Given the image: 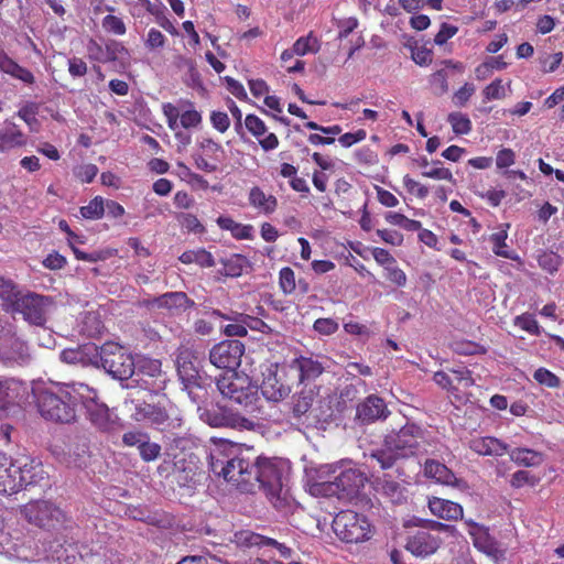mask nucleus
I'll list each match as a JSON object with an SVG mask.
<instances>
[{
	"label": "nucleus",
	"mask_w": 564,
	"mask_h": 564,
	"mask_svg": "<svg viewBox=\"0 0 564 564\" xmlns=\"http://www.w3.org/2000/svg\"><path fill=\"white\" fill-rule=\"evenodd\" d=\"M321 471L334 475V479L314 485L313 490L325 497H336L344 501H350L357 497L367 480L365 474L350 462L326 465L321 468Z\"/></svg>",
	"instance_id": "nucleus-1"
},
{
	"label": "nucleus",
	"mask_w": 564,
	"mask_h": 564,
	"mask_svg": "<svg viewBox=\"0 0 564 564\" xmlns=\"http://www.w3.org/2000/svg\"><path fill=\"white\" fill-rule=\"evenodd\" d=\"M43 467L29 457L17 458L0 452V495H13L42 478Z\"/></svg>",
	"instance_id": "nucleus-2"
},
{
	"label": "nucleus",
	"mask_w": 564,
	"mask_h": 564,
	"mask_svg": "<svg viewBox=\"0 0 564 564\" xmlns=\"http://www.w3.org/2000/svg\"><path fill=\"white\" fill-rule=\"evenodd\" d=\"M248 468L242 471L237 488L241 491H253L256 487L263 489L267 495L275 496L282 489L283 464L276 458H248Z\"/></svg>",
	"instance_id": "nucleus-3"
},
{
	"label": "nucleus",
	"mask_w": 564,
	"mask_h": 564,
	"mask_svg": "<svg viewBox=\"0 0 564 564\" xmlns=\"http://www.w3.org/2000/svg\"><path fill=\"white\" fill-rule=\"evenodd\" d=\"M78 384L40 390L36 394V405L40 414L50 421L58 423H70L76 419V406L79 402V394L74 392Z\"/></svg>",
	"instance_id": "nucleus-4"
},
{
	"label": "nucleus",
	"mask_w": 564,
	"mask_h": 564,
	"mask_svg": "<svg viewBox=\"0 0 564 564\" xmlns=\"http://www.w3.org/2000/svg\"><path fill=\"white\" fill-rule=\"evenodd\" d=\"M248 466V457L238 455L231 442L226 440L214 442L209 452V467L214 475L224 477L237 487L242 471Z\"/></svg>",
	"instance_id": "nucleus-5"
},
{
	"label": "nucleus",
	"mask_w": 564,
	"mask_h": 564,
	"mask_svg": "<svg viewBox=\"0 0 564 564\" xmlns=\"http://www.w3.org/2000/svg\"><path fill=\"white\" fill-rule=\"evenodd\" d=\"M216 384L224 398L241 405L248 413L258 411L256 403L259 400V387L246 373L226 372L217 379Z\"/></svg>",
	"instance_id": "nucleus-6"
},
{
	"label": "nucleus",
	"mask_w": 564,
	"mask_h": 564,
	"mask_svg": "<svg viewBox=\"0 0 564 564\" xmlns=\"http://www.w3.org/2000/svg\"><path fill=\"white\" fill-rule=\"evenodd\" d=\"M386 444L402 457L436 453V443L427 441L425 431L414 423H406L398 432L388 434Z\"/></svg>",
	"instance_id": "nucleus-7"
},
{
	"label": "nucleus",
	"mask_w": 564,
	"mask_h": 564,
	"mask_svg": "<svg viewBox=\"0 0 564 564\" xmlns=\"http://www.w3.org/2000/svg\"><path fill=\"white\" fill-rule=\"evenodd\" d=\"M20 512L26 522L47 531L68 528L69 520L66 513L48 500H31L21 508Z\"/></svg>",
	"instance_id": "nucleus-8"
},
{
	"label": "nucleus",
	"mask_w": 564,
	"mask_h": 564,
	"mask_svg": "<svg viewBox=\"0 0 564 564\" xmlns=\"http://www.w3.org/2000/svg\"><path fill=\"white\" fill-rule=\"evenodd\" d=\"M336 536L345 543H362L371 538V524L366 516L343 510L333 520Z\"/></svg>",
	"instance_id": "nucleus-9"
},
{
	"label": "nucleus",
	"mask_w": 564,
	"mask_h": 564,
	"mask_svg": "<svg viewBox=\"0 0 564 564\" xmlns=\"http://www.w3.org/2000/svg\"><path fill=\"white\" fill-rule=\"evenodd\" d=\"M99 361L102 368L119 380H127L134 373V360L128 350L115 341H107L99 347Z\"/></svg>",
	"instance_id": "nucleus-10"
},
{
	"label": "nucleus",
	"mask_w": 564,
	"mask_h": 564,
	"mask_svg": "<svg viewBox=\"0 0 564 564\" xmlns=\"http://www.w3.org/2000/svg\"><path fill=\"white\" fill-rule=\"evenodd\" d=\"M54 301L51 296L35 292L21 293L10 313H19L23 319L34 326H44L48 310Z\"/></svg>",
	"instance_id": "nucleus-11"
},
{
	"label": "nucleus",
	"mask_w": 564,
	"mask_h": 564,
	"mask_svg": "<svg viewBox=\"0 0 564 564\" xmlns=\"http://www.w3.org/2000/svg\"><path fill=\"white\" fill-rule=\"evenodd\" d=\"M162 112L166 119L167 127L175 131L180 126L184 129H193L200 126L202 113L196 110L191 100H180L178 106L172 102L162 105Z\"/></svg>",
	"instance_id": "nucleus-12"
},
{
	"label": "nucleus",
	"mask_w": 564,
	"mask_h": 564,
	"mask_svg": "<svg viewBox=\"0 0 564 564\" xmlns=\"http://www.w3.org/2000/svg\"><path fill=\"white\" fill-rule=\"evenodd\" d=\"M74 392L79 394V399L84 398V391H87L90 395H87L83 404L86 410V417L89 422L100 432H110L115 426V421L111 420L109 409L104 403H98L96 399V391L90 389L84 383H78V388L73 387Z\"/></svg>",
	"instance_id": "nucleus-13"
},
{
	"label": "nucleus",
	"mask_w": 564,
	"mask_h": 564,
	"mask_svg": "<svg viewBox=\"0 0 564 564\" xmlns=\"http://www.w3.org/2000/svg\"><path fill=\"white\" fill-rule=\"evenodd\" d=\"M137 377L140 387L155 395L165 390L169 381L166 372L162 370V362L153 358H144L139 362Z\"/></svg>",
	"instance_id": "nucleus-14"
},
{
	"label": "nucleus",
	"mask_w": 564,
	"mask_h": 564,
	"mask_svg": "<svg viewBox=\"0 0 564 564\" xmlns=\"http://www.w3.org/2000/svg\"><path fill=\"white\" fill-rule=\"evenodd\" d=\"M245 345L238 339L223 340L215 345L209 352L210 362L227 372L236 371L241 364Z\"/></svg>",
	"instance_id": "nucleus-15"
},
{
	"label": "nucleus",
	"mask_w": 564,
	"mask_h": 564,
	"mask_svg": "<svg viewBox=\"0 0 564 564\" xmlns=\"http://www.w3.org/2000/svg\"><path fill=\"white\" fill-rule=\"evenodd\" d=\"M171 403L166 394L162 393L158 401H142L134 404L133 416L137 421H148L154 425H163L170 420L167 405Z\"/></svg>",
	"instance_id": "nucleus-16"
},
{
	"label": "nucleus",
	"mask_w": 564,
	"mask_h": 564,
	"mask_svg": "<svg viewBox=\"0 0 564 564\" xmlns=\"http://www.w3.org/2000/svg\"><path fill=\"white\" fill-rule=\"evenodd\" d=\"M442 543L438 534L432 533L425 527L420 528L409 535L405 547L416 556H429L434 554Z\"/></svg>",
	"instance_id": "nucleus-17"
},
{
	"label": "nucleus",
	"mask_w": 564,
	"mask_h": 564,
	"mask_svg": "<svg viewBox=\"0 0 564 564\" xmlns=\"http://www.w3.org/2000/svg\"><path fill=\"white\" fill-rule=\"evenodd\" d=\"M198 466L193 455H175L172 477L178 487L193 488L197 482Z\"/></svg>",
	"instance_id": "nucleus-18"
},
{
	"label": "nucleus",
	"mask_w": 564,
	"mask_h": 564,
	"mask_svg": "<svg viewBox=\"0 0 564 564\" xmlns=\"http://www.w3.org/2000/svg\"><path fill=\"white\" fill-rule=\"evenodd\" d=\"M147 305L156 308H166L171 312H181L195 306V302L184 292H166L147 301Z\"/></svg>",
	"instance_id": "nucleus-19"
},
{
	"label": "nucleus",
	"mask_w": 564,
	"mask_h": 564,
	"mask_svg": "<svg viewBox=\"0 0 564 564\" xmlns=\"http://www.w3.org/2000/svg\"><path fill=\"white\" fill-rule=\"evenodd\" d=\"M247 130L259 141L264 151H272L279 147V139L275 133H267V126L262 119L256 115H247L245 118Z\"/></svg>",
	"instance_id": "nucleus-20"
},
{
	"label": "nucleus",
	"mask_w": 564,
	"mask_h": 564,
	"mask_svg": "<svg viewBox=\"0 0 564 564\" xmlns=\"http://www.w3.org/2000/svg\"><path fill=\"white\" fill-rule=\"evenodd\" d=\"M28 144V135L13 121L7 119L0 128V152H9Z\"/></svg>",
	"instance_id": "nucleus-21"
},
{
	"label": "nucleus",
	"mask_w": 564,
	"mask_h": 564,
	"mask_svg": "<svg viewBox=\"0 0 564 564\" xmlns=\"http://www.w3.org/2000/svg\"><path fill=\"white\" fill-rule=\"evenodd\" d=\"M389 411L383 399L377 395H369L357 406V417L362 423H372L386 419Z\"/></svg>",
	"instance_id": "nucleus-22"
},
{
	"label": "nucleus",
	"mask_w": 564,
	"mask_h": 564,
	"mask_svg": "<svg viewBox=\"0 0 564 564\" xmlns=\"http://www.w3.org/2000/svg\"><path fill=\"white\" fill-rule=\"evenodd\" d=\"M193 354L188 348L181 347L176 355L177 373L185 387L196 386L199 373L192 361Z\"/></svg>",
	"instance_id": "nucleus-23"
},
{
	"label": "nucleus",
	"mask_w": 564,
	"mask_h": 564,
	"mask_svg": "<svg viewBox=\"0 0 564 564\" xmlns=\"http://www.w3.org/2000/svg\"><path fill=\"white\" fill-rule=\"evenodd\" d=\"M29 355V347L15 334H7L0 338V357L4 360H23Z\"/></svg>",
	"instance_id": "nucleus-24"
},
{
	"label": "nucleus",
	"mask_w": 564,
	"mask_h": 564,
	"mask_svg": "<svg viewBox=\"0 0 564 564\" xmlns=\"http://www.w3.org/2000/svg\"><path fill=\"white\" fill-rule=\"evenodd\" d=\"M260 390L267 400L273 402L281 401L288 397L291 391L289 386L280 381L276 372L271 370L263 377Z\"/></svg>",
	"instance_id": "nucleus-25"
},
{
	"label": "nucleus",
	"mask_w": 564,
	"mask_h": 564,
	"mask_svg": "<svg viewBox=\"0 0 564 564\" xmlns=\"http://www.w3.org/2000/svg\"><path fill=\"white\" fill-rule=\"evenodd\" d=\"M249 205L259 214L271 215L276 210L278 199L272 194H265L259 186L250 188L248 194Z\"/></svg>",
	"instance_id": "nucleus-26"
},
{
	"label": "nucleus",
	"mask_w": 564,
	"mask_h": 564,
	"mask_svg": "<svg viewBox=\"0 0 564 564\" xmlns=\"http://www.w3.org/2000/svg\"><path fill=\"white\" fill-rule=\"evenodd\" d=\"M291 369L299 373L300 382L315 380L324 371V367L318 360L303 356L292 361Z\"/></svg>",
	"instance_id": "nucleus-27"
},
{
	"label": "nucleus",
	"mask_w": 564,
	"mask_h": 564,
	"mask_svg": "<svg viewBox=\"0 0 564 564\" xmlns=\"http://www.w3.org/2000/svg\"><path fill=\"white\" fill-rule=\"evenodd\" d=\"M431 512L445 520H458L463 517V507L454 501L433 497L429 500Z\"/></svg>",
	"instance_id": "nucleus-28"
},
{
	"label": "nucleus",
	"mask_w": 564,
	"mask_h": 564,
	"mask_svg": "<svg viewBox=\"0 0 564 564\" xmlns=\"http://www.w3.org/2000/svg\"><path fill=\"white\" fill-rule=\"evenodd\" d=\"M470 449L482 456H502L508 452V445L491 436L477 437L470 441Z\"/></svg>",
	"instance_id": "nucleus-29"
},
{
	"label": "nucleus",
	"mask_w": 564,
	"mask_h": 564,
	"mask_svg": "<svg viewBox=\"0 0 564 564\" xmlns=\"http://www.w3.org/2000/svg\"><path fill=\"white\" fill-rule=\"evenodd\" d=\"M221 230H227L236 240H251L254 237V228L250 224H241L229 216H219L216 219Z\"/></svg>",
	"instance_id": "nucleus-30"
},
{
	"label": "nucleus",
	"mask_w": 564,
	"mask_h": 564,
	"mask_svg": "<svg viewBox=\"0 0 564 564\" xmlns=\"http://www.w3.org/2000/svg\"><path fill=\"white\" fill-rule=\"evenodd\" d=\"M424 475L443 485H455L457 480L455 474L446 465L435 459L425 460Z\"/></svg>",
	"instance_id": "nucleus-31"
},
{
	"label": "nucleus",
	"mask_w": 564,
	"mask_h": 564,
	"mask_svg": "<svg viewBox=\"0 0 564 564\" xmlns=\"http://www.w3.org/2000/svg\"><path fill=\"white\" fill-rule=\"evenodd\" d=\"M0 70L29 85H32L35 82L32 72L19 65L6 53L0 54Z\"/></svg>",
	"instance_id": "nucleus-32"
},
{
	"label": "nucleus",
	"mask_w": 564,
	"mask_h": 564,
	"mask_svg": "<svg viewBox=\"0 0 564 564\" xmlns=\"http://www.w3.org/2000/svg\"><path fill=\"white\" fill-rule=\"evenodd\" d=\"M507 453H509L510 459L518 466L536 467L544 460L543 453L527 447H516Z\"/></svg>",
	"instance_id": "nucleus-33"
},
{
	"label": "nucleus",
	"mask_w": 564,
	"mask_h": 564,
	"mask_svg": "<svg viewBox=\"0 0 564 564\" xmlns=\"http://www.w3.org/2000/svg\"><path fill=\"white\" fill-rule=\"evenodd\" d=\"M373 484L376 491L389 498L391 502L398 503L401 501L403 497V488L388 474H384L382 477L376 478Z\"/></svg>",
	"instance_id": "nucleus-34"
},
{
	"label": "nucleus",
	"mask_w": 564,
	"mask_h": 564,
	"mask_svg": "<svg viewBox=\"0 0 564 564\" xmlns=\"http://www.w3.org/2000/svg\"><path fill=\"white\" fill-rule=\"evenodd\" d=\"M507 238V230H499L497 232L491 234L489 237V241L492 245V252L498 257L517 261L520 265H523V261L520 258V256L516 251L509 249L506 242Z\"/></svg>",
	"instance_id": "nucleus-35"
},
{
	"label": "nucleus",
	"mask_w": 564,
	"mask_h": 564,
	"mask_svg": "<svg viewBox=\"0 0 564 564\" xmlns=\"http://www.w3.org/2000/svg\"><path fill=\"white\" fill-rule=\"evenodd\" d=\"M178 260L184 264L196 263L200 268H213L216 264L213 254L205 248L186 250L178 257Z\"/></svg>",
	"instance_id": "nucleus-36"
},
{
	"label": "nucleus",
	"mask_w": 564,
	"mask_h": 564,
	"mask_svg": "<svg viewBox=\"0 0 564 564\" xmlns=\"http://www.w3.org/2000/svg\"><path fill=\"white\" fill-rule=\"evenodd\" d=\"M315 393L313 390H302L292 397V414L295 419L301 420L305 416L314 403Z\"/></svg>",
	"instance_id": "nucleus-37"
},
{
	"label": "nucleus",
	"mask_w": 564,
	"mask_h": 564,
	"mask_svg": "<svg viewBox=\"0 0 564 564\" xmlns=\"http://www.w3.org/2000/svg\"><path fill=\"white\" fill-rule=\"evenodd\" d=\"M20 295L21 292L13 281L0 276V302L6 312H11Z\"/></svg>",
	"instance_id": "nucleus-38"
},
{
	"label": "nucleus",
	"mask_w": 564,
	"mask_h": 564,
	"mask_svg": "<svg viewBox=\"0 0 564 564\" xmlns=\"http://www.w3.org/2000/svg\"><path fill=\"white\" fill-rule=\"evenodd\" d=\"M225 427L235 429L238 431H254L258 423L250 417L243 416L238 412L231 410L225 411Z\"/></svg>",
	"instance_id": "nucleus-39"
},
{
	"label": "nucleus",
	"mask_w": 564,
	"mask_h": 564,
	"mask_svg": "<svg viewBox=\"0 0 564 564\" xmlns=\"http://www.w3.org/2000/svg\"><path fill=\"white\" fill-rule=\"evenodd\" d=\"M371 459H375L381 469L392 468L399 458H403L395 453L394 449L390 448L388 444H383V447L373 451L370 454Z\"/></svg>",
	"instance_id": "nucleus-40"
},
{
	"label": "nucleus",
	"mask_w": 564,
	"mask_h": 564,
	"mask_svg": "<svg viewBox=\"0 0 564 564\" xmlns=\"http://www.w3.org/2000/svg\"><path fill=\"white\" fill-rule=\"evenodd\" d=\"M267 536L250 530H240L234 534V542L240 547H263Z\"/></svg>",
	"instance_id": "nucleus-41"
},
{
	"label": "nucleus",
	"mask_w": 564,
	"mask_h": 564,
	"mask_svg": "<svg viewBox=\"0 0 564 564\" xmlns=\"http://www.w3.org/2000/svg\"><path fill=\"white\" fill-rule=\"evenodd\" d=\"M79 214L88 220H98L105 214V199L101 196H95L89 203L79 208Z\"/></svg>",
	"instance_id": "nucleus-42"
},
{
	"label": "nucleus",
	"mask_w": 564,
	"mask_h": 564,
	"mask_svg": "<svg viewBox=\"0 0 564 564\" xmlns=\"http://www.w3.org/2000/svg\"><path fill=\"white\" fill-rule=\"evenodd\" d=\"M39 110V104L29 101L18 110L17 116L28 124L31 131H37L40 127V121L36 118Z\"/></svg>",
	"instance_id": "nucleus-43"
},
{
	"label": "nucleus",
	"mask_w": 564,
	"mask_h": 564,
	"mask_svg": "<svg viewBox=\"0 0 564 564\" xmlns=\"http://www.w3.org/2000/svg\"><path fill=\"white\" fill-rule=\"evenodd\" d=\"M448 371L454 391H458L462 388L468 389L474 386L475 381L471 377V371L466 367L451 368Z\"/></svg>",
	"instance_id": "nucleus-44"
},
{
	"label": "nucleus",
	"mask_w": 564,
	"mask_h": 564,
	"mask_svg": "<svg viewBox=\"0 0 564 564\" xmlns=\"http://www.w3.org/2000/svg\"><path fill=\"white\" fill-rule=\"evenodd\" d=\"M296 55L303 56L308 53H317L321 48L319 40L310 32L306 36L299 37L293 44Z\"/></svg>",
	"instance_id": "nucleus-45"
},
{
	"label": "nucleus",
	"mask_w": 564,
	"mask_h": 564,
	"mask_svg": "<svg viewBox=\"0 0 564 564\" xmlns=\"http://www.w3.org/2000/svg\"><path fill=\"white\" fill-rule=\"evenodd\" d=\"M199 149L202 150V154L216 164H219L223 160L224 149L220 143L216 142L212 138H204L199 142Z\"/></svg>",
	"instance_id": "nucleus-46"
},
{
	"label": "nucleus",
	"mask_w": 564,
	"mask_h": 564,
	"mask_svg": "<svg viewBox=\"0 0 564 564\" xmlns=\"http://www.w3.org/2000/svg\"><path fill=\"white\" fill-rule=\"evenodd\" d=\"M539 267L550 274H554L558 271L562 264V258L560 254L553 251H543L538 257Z\"/></svg>",
	"instance_id": "nucleus-47"
},
{
	"label": "nucleus",
	"mask_w": 564,
	"mask_h": 564,
	"mask_svg": "<svg viewBox=\"0 0 564 564\" xmlns=\"http://www.w3.org/2000/svg\"><path fill=\"white\" fill-rule=\"evenodd\" d=\"M447 121L451 123L455 134L463 135L471 131V121L465 113L452 112L448 115Z\"/></svg>",
	"instance_id": "nucleus-48"
},
{
	"label": "nucleus",
	"mask_w": 564,
	"mask_h": 564,
	"mask_svg": "<svg viewBox=\"0 0 564 564\" xmlns=\"http://www.w3.org/2000/svg\"><path fill=\"white\" fill-rule=\"evenodd\" d=\"M452 349L462 356L484 355L487 352L482 345L471 340H456L452 344Z\"/></svg>",
	"instance_id": "nucleus-49"
},
{
	"label": "nucleus",
	"mask_w": 564,
	"mask_h": 564,
	"mask_svg": "<svg viewBox=\"0 0 564 564\" xmlns=\"http://www.w3.org/2000/svg\"><path fill=\"white\" fill-rule=\"evenodd\" d=\"M174 65L181 70L186 69L187 75L194 85L200 83V75L197 69L195 59L184 55H177L174 58Z\"/></svg>",
	"instance_id": "nucleus-50"
},
{
	"label": "nucleus",
	"mask_w": 564,
	"mask_h": 564,
	"mask_svg": "<svg viewBox=\"0 0 564 564\" xmlns=\"http://www.w3.org/2000/svg\"><path fill=\"white\" fill-rule=\"evenodd\" d=\"M279 288L284 295H291L296 290V278L292 268L283 267L279 272Z\"/></svg>",
	"instance_id": "nucleus-51"
},
{
	"label": "nucleus",
	"mask_w": 564,
	"mask_h": 564,
	"mask_svg": "<svg viewBox=\"0 0 564 564\" xmlns=\"http://www.w3.org/2000/svg\"><path fill=\"white\" fill-rule=\"evenodd\" d=\"M540 482V477L532 475L530 471L520 469L511 475L510 486L514 489L522 488L524 486L535 487Z\"/></svg>",
	"instance_id": "nucleus-52"
},
{
	"label": "nucleus",
	"mask_w": 564,
	"mask_h": 564,
	"mask_svg": "<svg viewBox=\"0 0 564 564\" xmlns=\"http://www.w3.org/2000/svg\"><path fill=\"white\" fill-rule=\"evenodd\" d=\"M17 382L14 380H0V409L7 410L15 399L14 390Z\"/></svg>",
	"instance_id": "nucleus-53"
},
{
	"label": "nucleus",
	"mask_w": 564,
	"mask_h": 564,
	"mask_svg": "<svg viewBox=\"0 0 564 564\" xmlns=\"http://www.w3.org/2000/svg\"><path fill=\"white\" fill-rule=\"evenodd\" d=\"M514 325L531 335L539 336L541 334V327L532 314L523 313L517 316Z\"/></svg>",
	"instance_id": "nucleus-54"
},
{
	"label": "nucleus",
	"mask_w": 564,
	"mask_h": 564,
	"mask_svg": "<svg viewBox=\"0 0 564 564\" xmlns=\"http://www.w3.org/2000/svg\"><path fill=\"white\" fill-rule=\"evenodd\" d=\"M138 449L141 458L149 463L159 458L162 448L160 444L151 442L148 435L147 438L140 444Z\"/></svg>",
	"instance_id": "nucleus-55"
},
{
	"label": "nucleus",
	"mask_w": 564,
	"mask_h": 564,
	"mask_svg": "<svg viewBox=\"0 0 564 564\" xmlns=\"http://www.w3.org/2000/svg\"><path fill=\"white\" fill-rule=\"evenodd\" d=\"M533 378L539 384L545 386L547 388H558L561 386L560 378L555 373L543 367L534 371Z\"/></svg>",
	"instance_id": "nucleus-56"
},
{
	"label": "nucleus",
	"mask_w": 564,
	"mask_h": 564,
	"mask_svg": "<svg viewBox=\"0 0 564 564\" xmlns=\"http://www.w3.org/2000/svg\"><path fill=\"white\" fill-rule=\"evenodd\" d=\"M102 28L106 32L115 35H123L127 32L123 20L117 15L108 14L102 19Z\"/></svg>",
	"instance_id": "nucleus-57"
},
{
	"label": "nucleus",
	"mask_w": 564,
	"mask_h": 564,
	"mask_svg": "<svg viewBox=\"0 0 564 564\" xmlns=\"http://www.w3.org/2000/svg\"><path fill=\"white\" fill-rule=\"evenodd\" d=\"M120 54H128V50L123 44L116 40L107 41L105 44L104 64L118 61Z\"/></svg>",
	"instance_id": "nucleus-58"
},
{
	"label": "nucleus",
	"mask_w": 564,
	"mask_h": 564,
	"mask_svg": "<svg viewBox=\"0 0 564 564\" xmlns=\"http://www.w3.org/2000/svg\"><path fill=\"white\" fill-rule=\"evenodd\" d=\"M448 76L446 70L438 69L433 73L430 77V84L434 89V94L437 96H442L448 91Z\"/></svg>",
	"instance_id": "nucleus-59"
},
{
	"label": "nucleus",
	"mask_w": 564,
	"mask_h": 564,
	"mask_svg": "<svg viewBox=\"0 0 564 564\" xmlns=\"http://www.w3.org/2000/svg\"><path fill=\"white\" fill-rule=\"evenodd\" d=\"M72 251L74 252V256L77 260L93 262V263L99 262V261H105L106 259H108L109 257L112 256L111 251H109V250H99V251H94V252L87 253V252L79 250L77 247H73Z\"/></svg>",
	"instance_id": "nucleus-60"
},
{
	"label": "nucleus",
	"mask_w": 564,
	"mask_h": 564,
	"mask_svg": "<svg viewBox=\"0 0 564 564\" xmlns=\"http://www.w3.org/2000/svg\"><path fill=\"white\" fill-rule=\"evenodd\" d=\"M97 174L98 167L93 163L82 164L74 169L75 177L82 183H91Z\"/></svg>",
	"instance_id": "nucleus-61"
},
{
	"label": "nucleus",
	"mask_w": 564,
	"mask_h": 564,
	"mask_svg": "<svg viewBox=\"0 0 564 564\" xmlns=\"http://www.w3.org/2000/svg\"><path fill=\"white\" fill-rule=\"evenodd\" d=\"M476 87L471 83H465L453 96V102L457 107H464L475 94Z\"/></svg>",
	"instance_id": "nucleus-62"
},
{
	"label": "nucleus",
	"mask_w": 564,
	"mask_h": 564,
	"mask_svg": "<svg viewBox=\"0 0 564 564\" xmlns=\"http://www.w3.org/2000/svg\"><path fill=\"white\" fill-rule=\"evenodd\" d=\"M338 328V323L333 318H317L313 324V329L325 336L335 334Z\"/></svg>",
	"instance_id": "nucleus-63"
},
{
	"label": "nucleus",
	"mask_w": 564,
	"mask_h": 564,
	"mask_svg": "<svg viewBox=\"0 0 564 564\" xmlns=\"http://www.w3.org/2000/svg\"><path fill=\"white\" fill-rule=\"evenodd\" d=\"M403 185L409 193L414 194L420 199L426 198L430 193L427 186L413 180L410 175L403 177Z\"/></svg>",
	"instance_id": "nucleus-64"
}]
</instances>
